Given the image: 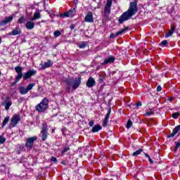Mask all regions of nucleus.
Returning a JSON list of instances; mask_svg holds the SVG:
<instances>
[{
  "label": "nucleus",
  "instance_id": "f257e3e1",
  "mask_svg": "<svg viewBox=\"0 0 180 180\" xmlns=\"http://www.w3.org/2000/svg\"><path fill=\"white\" fill-rule=\"evenodd\" d=\"M139 8H137V1H132L129 4V9L123 13V14L120 17L118 22L119 23H123L126 20H129L131 16H134L137 13Z\"/></svg>",
  "mask_w": 180,
  "mask_h": 180
},
{
  "label": "nucleus",
  "instance_id": "f03ea898",
  "mask_svg": "<svg viewBox=\"0 0 180 180\" xmlns=\"http://www.w3.org/2000/svg\"><path fill=\"white\" fill-rule=\"evenodd\" d=\"M15 71L18 74V75L15 76V82H19V81H20L22 78H23V79L26 81V79H29V78H32V77H34V75H36V74H37V71L32 69L28 70L23 75V73H22V68L20 66L15 67Z\"/></svg>",
  "mask_w": 180,
  "mask_h": 180
},
{
  "label": "nucleus",
  "instance_id": "7ed1b4c3",
  "mask_svg": "<svg viewBox=\"0 0 180 180\" xmlns=\"http://www.w3.org/2000/svg\"><path fill=\"white\" fill-rule=\"evenodd\" d=\"M49 98H44L41 102L35 106V110L39 113H43L49 109Z\"/></svg>",
  "mask_w": 180,
  "mask_h": 180
},
{
  "label": "nucleus",
  "instance_id": "20e7f679",
  "mask_svg": "<svg viewBox=\"0 0 180 180\" xmlns=\"http://www.w3.org/2000/svg\"><path fill=\"white\" fill-rule=\"evenodd\" d=\"M19 122H20V115H14L11 120L9 128L11 129V127H16Z\"/></svg>",
  "mask_w": 180,
  "mask_h": 180
},
{
  "label": "nucleus",
  "instance_id": "39448f33",
  "mask_svg": "<svg viewBox=\"0 0 180 180\" xmlns=\"http://www.w3.org/2000/svg\"><path fill=\"white\" fill-rule=\"evenodd\" d=\"M36 140H37V136H32L27 139L25 146L27 147V150H32L33 144H34Z\"/></svg>",
  "mask_w": 180,
  "mask_h": 180
},
{
  "label": "nucleus",
  "instance_id": "423d86ee",
  "mask_svg": "<svg viewBox=\"0 0 180 180\" xmlns=\"http://www.w3.org/2000/svg\"><path fill=\"white\" fill-rule=\"evenodd\" d=\"M41 140L42 141H46L47 140V136L49 133L47 132V124L44 123L42 124V129H41Z\"/></svg>",
  "mask_w": 180,
  "mask_h": 180
},
{
  "label": "nucleus",
  "instance_id": "0eeeda50",
  "mask_svg": "<svg viewBox=\"0 0 180 180\" xmlns=\"http://www.w3.org/2000/svg\"><path fill=\"white\" fill-rule=\"evenodd\" d=\"M77 13L75 8L70 9L68 11L60 14V18H74V15Z\"/></svg>",
  "mask_w": 180,
  "mask_h": 180
},
{
  "label": "nucleus",
  "instance_id": "6e6552de",
  "mask_svg": "<svg viewBox=\"0 0 180 180\" xmlns=\"http://www.w3.org/2000/svg\"><path fill=\"white\" fill-rule=\"evenodd\" d=\"M112 7V0H107L105 7L104 8L105 16H109L110 14V8Z\"/></svg>",
  "mask_w": 180,
  "mask_h": 180
},
{
  "label": "nucleus",
  "instance_id": "1a4fd4ad",
  "mask_svg": "<svg viewBox=\"0 0 180 180\" xmlns=\"http://www.w3.org/2000/svg\"><path fill=\"white\" fill-rule=\"evenodd\" d=\"M79 85H81V77H76L72 84V91H75V89L79 87Z\"/></svg>",
  "mask_w": 180,
  "mask_h": 180
},
{
  "label": "nucleus",
  "instance_id": "9d476101",
  "mask_svg": "<svg viewBox=\"0 0 180 180\" xmlns=\"http://www.w3.org/2000/svg\"><path fill=\"white\" fill-rule=\"evenodd\" d=\"M111 112H112V109L110 108L108 110L107 114L105 115L104 120L103 121V127H106V126H108V122H109V117H110Z\"/></svg>",
  "mask_w": 180,
  "mask_h": 180
},
{
  "label": "nucleus",
  "instance_id": "9b49d317",
  "mask_svg": "<svg viewBox=\"0 0 180 180\" xmlns=\"http://www.w3.org/2000/svg\"><path fill=\"white\" fill-rule=\"evenodd\" d=\"M85 22H88L89 23L94 22V15L91 12H89L86 17L84 18Z\"/></svg>",
  "mask_w": 180,
  "mask_h": 180
},
{
  "label": "nucleus",
  "instance_id": "f8f14e48",
  "mask_svg": "<svg viewBox=\"0 0 180 180\" xmlns=\"http://www.w3.org/2000/svg\"><path fill=\"white\" fill-rule=\"evenodd\" d=\"M11 20H13V16L10 15L8 17H6L4 20L1 22V26H5V25H8L10 23Z\"/></svg>",
  "mask_w": 180,
  "mask_h": 180
},
{
  "label": "nucleus",
  "instance_id": "ddd939ff",
  "mask_svg": "<svg viewBox=\"0 0 180 180\" xmlns=\"http://www.w3.org/2000/svg\"><path fill=\"white\" fill-rule=\"evenodd\" d=\"M95 79H94V77H89L86 82V86H88V88H92L95 86Z\"/></svg>",
  "mask_w": 180,
  "mask_h": 180
},
{
  "label": "nucleus",
  "instance_id": "4468645a",
  "mask_svg": "<svg viewBox=\"0 0 180 180\" xmlns=\"http://www.w3.org/2000/svg\"><path fill=\"white\" fill-rule=\"evenodd\" d=\"M22 33V30L20 27H16L11 32L9 33L10 36H18V34H20Z\"/></svg>",
  "mask_w": 180,
  "mask_h": 180
},
{
  "label": "nucleus",
  "instance_id": "2eb2a0df",
  "mask_svg": "<svg viewBox=\"0 0 180 180\" xmlns=\"http://www.w3.org/2000/svg\"><path fill=\"white\" fill-rule=\"evenodd\" d=\"M128 28H124L123 30H121L120 31L117 32L115 34H110V39H115V37H117V36H120V34H122V33H124L126 30H127Z\"/></svg>",
  "mask_w": 180,
  "mask_h": 180
},
{
  "label": "nucleus",
  "instance_id": "dca6fc26",
  "mask_svg": "<svg viewBox=\"0 0 180 180\" xmlns=\"http://www.w3.org/2000/svg\"><path fill=\"white\" fill-rule=\"evenodd\" d=\"M51 65H53V61L48 60L44 64H41V70H46V68H49V67H51Z\"/></svg>",
  "mask_w": 180,
  "mask_h": 180
},
{
  "label": "nucleus",
  "instance_id": "f3484780",
  "mask_svg": "<svg viewBox=\"0 0 180 180\" xmlns=\"http://www.w3.org/2000/svg\"><path fill=\"white\" fill-rule=\"evenodd\" d=\"M111 63H115V57L112 56L108 58H105L102 64L103 65H106V64H111Z\"/></svg>",
  "mask_w": 180,
  "mask_h": 180
},
{
  "label": "nucleus",
  "instance_id": "a211bd4d",
  "mask_svg": "<svg viewBox=\"0 0 180 180\" xmlns=\"http://www.w3.org/2000/svg\"><path fill=\"white\" fill-rule=\"evenodd\" d=\"M178 131H180V125L176 126L172 134L168 135V138L171 139V137H174L176 134H178Z\"/></svg>",
  "mask_w": 180,
  "mask_h": 180
},
{
  "label": "nucleus",
  "instance_id": "6ab92c4d",
  "mask_svg": "<svg viewBox=\"0 0 180 180\" xmlns=\"http://www.w3.org/2000/svg\"><path fill=\"white\" fill-rule=\"evenodd\" d=\"M37 19H41V15L40 14V11H37L34 13L33 17L32 18V22H34V20H37Z\"/></svg>",
  "mask_w": 180,
  "mask_h": 180
},
{
  "label": "nucleus",
  "instance_id": "aec40b11",
  "mask_svg": "<svg viewBox=\"0 0 180 180\" xmlns=\"http://www.w3.org/2000/svg\"><path fill=\"white\" fill-rule=\"evenodd\" d=\"M25 27L28 30H32V29H34V22L31 21H27L25 24Z\"/></svg>",
  "mask_w": 180,
  "mask_h": 180
},
{
  "label": "nucleus",
  "instance_id": "412c9836",
  "mask_svg": "<svg viewBox=\"0 0 180 180\" xmlns=\"http://www.w3.org/2000/svg\"><path fill=\"white\" fill-rule=\"evenodd\" d=\"M65 82L68 85L67 91L68 92H70V90L71 89V85H72V79L70 78L66 79Z\"/></svg>",
  "mask_w": 180,
  "mask_h": 180
},
{
  "label": "nucleus",
  "instance_id": "4be33fe9",
  "mask_svg": "<svg viewBox=\"0 0 180 180\" xmlns=\"http://www.w3.org/2000/svg\"><path fill=\"white\" fill-rule=\"evenodd\" d=\"M2 105L5 107L6 110H9V108L12 106V101H7L6 103H3Z\"/></svg>",
  "mask_w": 180,
  "mask_h": 180
},
{
  "label": "nucleus",
  "instance_id": "5701e85b",
  "mask_svg": "<svg viewBox=\"0 0 180 180\" xmlns=\"http://www.w3.org/2000/svg\"><path fill=\"white\" fill-rule=\"evenodd\" d=\"M19 92L21 94V95H26L27 94L28 90L27 88H25L24 86L19 87Z\"/></svg>",
  "mask_w": 180,
  "mask_h": 180
},
{
  "label": "nucleus",
  "instance_id": "b1692460",
  "mask_svg": "<svg viewBox=\"0 0 180 180\" xmlns=\"http://www.w3.org/2000/svg\"><path fill=\"white\" fill-rule=\"evenodd\" d=\"M99 130H102V127L101 125H95L93 127L91 131L93 133H97Z\"/></svg>",
  "mask_w": 180,
  "mask_h": 180
},
{
  "label": "nucleus",
  "instance_id": "393cba45",
  "mask_svg": "<svg viewBox=\"0 0 180 180\" xmlns=\"http://www.w3.org/2000/svg\"><path fill=\"white\" fill-rule=\"evenodd\" d=\"M175 30V27H171V30L165 34V37H170V36H172L174 34V32Z\"/></svg>",
  "mask_w": 180,
  "mask_h": 180
},
{
  "label": "nucleus",
  "instance_id": "a878e982",
  "mask_svg": "<svg viewBox=\"0 0 180 180\" xmlns=\"http://www.w3.org/2000/svg\"><path fill=\"white\" fill-rule=\"evenodd\" d=\"M105 78H106V73H105V72H101L100 73V78H99L100 82H103Z\"/></svg>",
  "mask_w": 180,
  "mask_h": 180
},
{
  "label": "nucleus",
  "instance_id": "bb28decb",
  "mask_svg": "<svg viewBox=\"0 0 180 180\" xmlns=\"http://www.w3.org/2000/svg\"><path fill=\"white\" fill-rule=\"evenodd\" d=\"M11 120V118L9 117H6L4 118L3 123L1 124V127L4 128L5 126H6L7 123Z\"/></svg>",
  "mask_w": 180,
  "mask_h": 180
},
{
  "label": "nucleus",
  "instance_id": "cd10ccee",
  "mask_svg": "<svg viewBox=\"0 0 180 180\" xmlns=\"http://www.w3.org/2000/svg\"><path fill=\"white\" fill-rule=\"evenodd\" d=\"M142 152H143V150L139 149V150H136V152H134L132 155L134 157H137V155H140V154H141Z\"/></svg>",
  "mask_w": 180,
  "mask_h": 180
},
{
  "label": "nucleus",
  "instance_id": "c85d7f7f",
  "mask_svg": "<svg viewBox=\"0 0 180 180\" xmlns=\"http://www.w3.org/2000/svg\"><path fill=\"white\" fill-rule=\"evenodd\" d=\"M36 86V83H31L27 87V90L28 91H32V89H33V86Z\"/></svg>",
  "mask_w": 180,
  "mask_h": 180
},
{
  "label": "nucleus",
  "instance_id": "c756f323",
  "mask_svg": "<svg viewBox=\"0 0 180 180\" xmlns=\"http://www.w3.org/2000/svg\"><path fill=\"white\" fill-rule=\"evenodd\" d=\"M131 126H133V122H131V120H129L127 123L126 127H127V129H130V127H131Z\"/></svg>",
  "mask_w": 180,
  "mask_h": 180
},
{
  "label": "nucleus",
  "instance_id": "7c9ffc66",
  "mask_svg": "<svg viewBox=\"0 0 180 180\" xmlns=\"http://www.w3.org/2000/svg\"><path fill=\"white\" fill-rule=\"evenodd\" d=\"M53 36L55 37H58L61 36V32L58 30H56L53 32Z\"/></svg>",
  "mask_w": 180,
  "mask_h": 180
},
{
  "label": "nucleus",
  "instance_id": "2f4dec72",
  "mask_svg": "<svg viewBox=\"0 0 180 180\" xmlns=\"http://www.w3.org/2000/svg\"><path fill=\"white\" fill-rule=\"evenodd\" d=\"M85 47H86V44L85 42H82L79 44V49H85Z\"/></svg>",
  "mask_w": 180,
  "mask_h": 180
},
{
  "label": "nucleus",
  "instance_id": "473e14b6",
  "mask_svg": "<svg viewBox=\"0 0 180 180\" xmlns=\"http://www.w3.org/2000/svg\"><path fill=\"white\" fill-rule=\"evenodd\" d=\"M179 112H174L172 114L173 119H178L179 117Z\"/></svg>",
  "mask_w": 180,
  "mask_h": 180
},
{
  "label": "nucleus",
  "instance_id": "72a5a7b5",
  "mask_svg": "<svg viewBox=\"0 0 180 180\" xmlns=\"http://www.w3.org/2000/svg\"><path fill=\"white\" fill-rule=\"evenodd\" d=\"M5 141H6V139L2 136H0V144H4Z\"/></svg>",
  "mask_w": 180,
  "mask_h": 180
},
{
  "label": "nucleus",
  "instance_id": "f704fd0d",
  "mask_svg": "<svg viewBox=\"0 0 180 180\" xmlns=\"http://www.w3.org/2000/svg\"><path fill=\"white\" fill-rule=\"evenodd\" d=\"M179 147H180V142H177L174 148V151H178V149L179 148Z\"/></svg>",
  "mask_w": 180,
  "mask_h": 180
},
{
  "label": "nucleus",
  "instance_id": "c9c22d12",
  "mask_svg": "<svg viewBox=\"0 0 180 180\" xmlns=\"http://www.w3.org/2000/svg\"><path fill=\"white\" fill-rule=\"evenodd\" d=\"M69 150H70V147L64 148L63 151H62V154H64V153H67V151H68Z\"/></svg>",
  "mask_w": 180,
  "mask_h": 180
},
{
  "label": "nucleus",
  "instance_id": "e433bc0d",
  "mask_svg": "<svg viewBox=\"0 0 180 180\" xmlns=\"http://www.w3.org/2000/svg\"><path fill=\"white\" fill-rule=\"evenodd\" d=\"M23 19H25V17L22 16L18 19V23L22 24L23 23Z\"/></svg>",
  "mask_w": 180,
  "mask_h": 180
},
{
  "label": "nucleus",
  "instance_id": "4c0bfd02",
  "mask_svg": "<svg viewBox=\"0 0 180 180\" xmlns=\"http://www.w3.org/2000/svg\"><path fill=\"white\" fill-rule=\"evenodd\" d=\"M162 46H167L168 44V41L164 40L160 44Z\"/></svg>",
  "mask_w": 180,
  "mask_h": 180
},
{
  "label": "nucleus",
  "instance_id": "58836bf2",
  "mask_svg": "<svg viewBox=\"0 0 180 180\" xmlns=\"http://www.w3.org/2000/svg\"><path fill=\"white\" fill-rule=\"evenodd\" d=\"M151 115H154V112L150 111V112H147L145 113L146 116H151Z\"/></svg>",
  "mask_w": 180,
  "mask_h": 180
},
{
  "label": "nucleus",
  "instance_id": "ea45409f",
  "mask_svg": "<svg viewBox=\"0 0 180 180\" xmlns=\"http://www.w3.org/2000/svg\"><path fill=\"white\" fill-rule=\"evenodd\" d=\"M51 162H57V158L52 157L51 158Z\"/></svg>",
  "mask_w": 180,
  "mask_h": 180
},
{
  "label": "nucleus",
  "instance_id": "a19ab883",
  "mask_svg": "<svg viewBox=\"0 0 180 180\" xmlns=\"http://www.w3.org/2000/svg\"><path fill=\"white\" fill-rule=\"evenodd\" d=\"M94 124H95V123L94 122V121H90V122H89V126L90 127H92L94 126Z\"/></svg>",
  "mask_w": 180,
  "mask_h": 180
},
{
  "label": "nucleus",
  "instance_id": "79ce46f5",
  "mask_svg": "<svg viewBox=\"0 0 180 180\" xmlns=\"http://www.w3.org/2000/svg\"><path fill=\"white\" fill-rule=\"evenodd\" d=\"M162 90V87H161V86H158L157 87L158 92H161Z\"/></svg>",
  "mask_w": 180,
  "mask_h": 180
},
{
  "label": "nucleus",
  "instance_id": "37998d69",
  "mask_svg": "<svg viewBox=\"0 0 180 180\" xmlns=\"http://www.w3.org/2000/svg\"><path fill=\"white\" fill-rule=\"evenodd\" d=\"M148 158L149 162H150V164H153L154 163V161H153V159H151L150 157H149Z\"/></svg>",
  "mask_w": 180,
  "mask_h": 180
},
{
  "label": "nucleus",
  "instance_id": "c03bdc74",
  "mask_svg": "<svg viewBox=\"0 0 180 180\" xmlns=\"http://www.w3.org/2000/svg\"><path fill=\"white\" fill-rule=\"evenodd\" d=\"M173 100H174V98H172V97H169L167 98V101H169V102H172Z\"/></svg>",
  "mask_w": 180,
  "mask_h": 180
},
{
  "label": "nucleus",
  "instance_id": "a18cd8bd",
  "mask_svg": "<svg viewBox=\"0 0 180 180\" xmlns=\"http://www.w3.org/2000/svg\"><path fill=\"white\" fill-rule=\"evenodd\" d=\"M136 108H139V106H141V102H139L136 104Z\"/></svg>",
  "mask_w": 180,
  "mask_h": 180
},
{
  "label": "nucleus",
  "instance_id": "49530a36",
  "mask_svg": "<svg viewBox=\"0 0 180 180\" xmlns=\"http://www.w3.org/2000/svg\"><path fill=\"white\" fill-rule=\"evenodd\" d=\"M70 29H71V30H74V29H75V25H72L70 26Z\"/></svg>",
  "mask_w": 180,
  "mask_h": 180
},
{
  "label": "nucleus",
  "instance_id": "de8ad7c7",
  "mask_svg": "<svg viewBox=\"0 0 180 180\" xmlns=\"http://www.w3.org/2000/svg\"><path fill=\"white\" fill-rule=\"evenodd\" d=\"M146 157H147V158H150V155L147 153L145 154Z\"/></svg>",
  "mask_w": 180,
  "mask_h": 180
},
{
  "label": "nucleus",
  "instance_id": "09e8293b",
  "mask_svg": "<svg viewBox=\"0 0 180 180\" xmlns=\"http://www.w3.org/2000/svg\"><path fill=\"white\" fill-rule=\"evenodd\" d=\"M2 43V38L0 37V44Z\"/></svg>",
  "mask_w": 180,
  "mask_h": 180
},
{
  "label": "nucleus",
  "instance_id": "8fccbe9b",
  "mask_svg": "<svg viewBox=\"0 0 180 180\" xmlns=\"http://www.w3.org/2000/svg\"><path fill=\"white\" fill-rule=\"evenodd\" d=\"M40 23H41L40 22H37V25H40Z\"/></svg>",
  "mask_w": 180,
  "mask_h": 180
},
{
  "label": "nucleus",
  "instance_id": "3c124183",
  "mask_svg": "<svg viewBox=\"0 0 180 180\" xmlns=\"http://www.w3.org/2000/svg\"><path fill=\"white\" fill-rule=\"evenodd\" d=\"M41 23H44V20H41Z\"/></svg>",
  "mask_w": 180,
  "mask_h": 180
},
{
  "label": "nucleus",
  "instance_id": "603ef678",
  "mask_svg": "<svg viewBox=\"0 0 180 180\" xmlns=\"http://www.w3.org/2000/svg\"><path fill=\"white\" fill-rule=\"evenodd\" d=\"M1 75H2V73L0 72V77H1Z\"/></svg>",
  "mask_w": 180,
  "mask_h": 180
}]
</instances>
